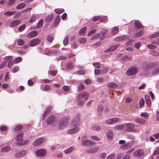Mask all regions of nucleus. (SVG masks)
<instances>
[{"label":"nucleus","mask_w":159,"mask_h":159,"mask_svg":"<svg viewBox=\"0 0 159 159\" xmlns=\"http://www.w3.org/2000/svg\"><path fill=\"white\" fill-rule=\"evenodd\" d=\"M125 126V125H120L114 127V128L115 129L118 130V129H123Z\"/></svg>","instance_id":"79ce46f5"},{"label":"nucleus","mask_w":159,"mask_h":159,"mask_svg":"<svg viewBox=\"0 0 159 159\" xmlns=\"http://www.w3.org/2000/svg\"><path fill=\"white\" fill-rule=\"evenodd\" d=\"M40 43V40L39 39H35L30 42L29 45L30 47H33L37 45Z\"/></svg>","instance_id":"1a4fd4ad"},{"label":"nucleus","mask_w":159,"mask_h":159,"mask_svg":"<svg viewBox=\"0 0 159 159\" xmlns=\"http://www.w3.org/2000/svg\"><path fill=\"white\" fill-rule=\"evenodd\" d=\"M113 133L111 130H108L107 133V137L108 139H111L113 137Z\"/></svg>","instance_id":"412c9836"},{"label":"nucleus","mask_w":159,"mask_h":159,"mask_svg":"<svg viewBox=\"0 0 159 159\" xmlns=\"http://www.w3.org/2000/svg\"><path fill=\"white\" fill-rule=\"evenodd\" d=\"M22 60V58L21 57H16L15 59V62H16V63H19Z\"/></svg>","instance_id":"69168bd1"},{"label":"nucleus","mask_w":159,"mask_h":159,"mask_svg":"<svg viewBox=\"0 0 159 159\" xmlns=\"http://www.w3.org/2000/svg\"><path fill=\"white\" fill-rule=\"evenodd\" d=\"M25 27L26 25L25 24H24L21 26H20L18 28L19 31L21 32L23 31L25 29Z\"/></svg>","instance_id":"de8ad7c7"},{"label":"nucleus","mask_w":159,"mask_h":159,"mask_svg":"<svg viewBox=\"0 0 159 159\" xmlns=\"http://www.w3.org/2000/svg\"><path fill=\"white\" fill-rule=\"evenodd\" d=\"M43 24V20L41 19L39 22L37 24V27L39 28L41 27Z\"/></svg>","instance_id":"4d7b16f0"},{"label":"nucleus","mask_w":159,"mask_h":159,"mask_svg":"<svg viewBox=\"0 0 159 159\" xmlns=\"http://www.w3.org/2000/svg\"><path fill=\"white\" fill-rule=\"evenodd\" d=\"M102 73V71L100 70L95 69L94 71L95 74L96 75H100Z\"/></svg>","instance_id":"0e129e2a"},{"label":"nucleus","mask_w":159,"mask_h":159,"mask_svg":"<svg viewBox=\"0 0 159 159\" xmlns=\"http://www.w3.org/2000/svg\"><path fill=\"white\" fill-rule=\"evenodd\" d=\"M16 0H8L6 3L7 6H10L13 5L15 2Z\"/></svg>","instance_id":"e433bc0d"},{"label":"nucleus","mask_w":159,"mask_h":159,"mask_svg":"<svg viewBox=\"0 0 159 159\" xmlns=\"http://www.w3.org/2000/svg\"><path fill=\"white\" fill-rule=\"evenodd\" d=\"M131 143L129 142H127L126 143L124 144V145H121L120 146V148L122 149H129L131 147Z\"/></svg>","instance_id":"aec40b11"},{"label":"nucleus","mask_w":159,"mask_h":159,"mask_svg":"<svg viewBox=\"0 0 159 159\" xmlns=\"http://www.w3.org/2000/svg\"><path fill=\"white\" fill-rule=\"evenodd\" d=\"M138 71V69L135 67H132L129 68L126 71V75L129 76L134 75L136 74Z\"/></svg>","instance_id":"39448f33"},{"label":"nucleus","mask_w":159,"mask_h":159,"mask_svg":"<svg viewBox=\"0 0 159 159\" xmlns=\"http://www.w3.org/2000/svg\"><path fill=\"white\" fill-rule=\"evenodd\" d=\"M36 20V16L35 15H33L30 18V22L32 23L34 22Z\"/></svg>","instance_id":"603ef678"},{"label":"nucleus","mask_w":159,"mask_h":159,"mask_svg":"<svg viewBox=\"0 0 159 159\" xmlns=\"http://www.w3.org/2000/svg\"><path fill=\"white\" fill-rule=\"evenodd\" d=\"M92 129L94 130H98L100 129V128L98 125H93L92 127Z\"/></svg>","instance_id":"5fc2aeb1"},{"label":"nucleus","mask_w":159,"mask_h":159,"mask_svg":"<svg viewBox=\"0 0 159 159\" xmlns=\"http://www.w3.org/2000/svg\"><path fill=\"white\" fill-rule=\"evenodd\" d=\"M74 149L75 148L74 147L72 146L65 150L64 152L66 154L70 153L73 151Z\"/></svg>","instance_id":"c85d7f7f"},{"label":"nucleus","mask_w":159,"mask_h":159,"mask_svg":"<svg viewBox=\"0 0 159 159\" xmlns=\"http://www.w3.org/2000/svg\"><path fill=\"white\" fill-rule=\"evenodd\" d=\"M91 138L92 139L96 141L100 140L99 138L96 136H92L91 137Z\"/></svg>","instance_id":"e2e57ef3"},{"label":"nucleus","mask_w":159,"mask_h":159,"mask_svg":"<svg viewBox=\"0 0 159 159\" xmlns=\"http://www.w3.org/2000/svg\"><path fill=\"white\" fill-rule=\"evenodd\" d=\"M128 38V37L127 35L121 36L116 37L115 39V40L116 41H119L125 40L127 39Z\"/></svg>","instance_id":"dca6fc26"},{"label":"nucleus","mask_w":159,"mask_h":159,"mask_svg":"<svg viewBox=\"0 0 159 159\" xmlns=\"http://www.w3.org/2000/svg\"><path fill=\"white\" fill-rule=\"evenodd\" d=\"M73 128L68 130L67 133L69 134H72L78 132L80 129L78 126H72Z\"/></svg>","instance_id":"9d476101"},{"label":"nucleus","mask_w":159,"mask_h":159,"mask_svg":"<svg viewBox=\"0 0 159 159\" xmlns=\"http://www.w3.org/2000/svg\"><path fill=\"white\" fill-rule=\"evenodd\" d=\"M158 36H159V31L152 34L150 36V38H156Z\"/></svg>","instance_id":"09e8293b"},{"label":"nucleus","mask_w":159,"mask_h":159,"mask_svg":"<svg viewBox=\"0 0 159 159\" xmlns=\"http://www.w3.org/2000/svg\"><path fill=\"white\" fill-rule=\"evenodd\" d=\"M14 62L15 61L12 60L9 61L7 66L8 67L11 68L13 65Z\"/></svg>","instance_id":"49530a36"},{"label":"nucleus","mask_w":159,"mask_h":159,"mask_svg":"<svg viewBox=\"0 0 159 159\" xmlns=\"http://www.w3.org/2000/svg\"><path fill=\"white\" fill-rule=\"evenodd\" d=\"M89 95L86 92H83L80 94L77 97L76 103L77 105L81 107L85 103V101L87 100Z\"/></svg>","instance_id":"f03ea898"},{"label":"nucleus","mask_w":159,"mask_h":159,"mask_svg":"<svg viewBox=\"0 0 159 159\" xmlns=\"http://www.w3.org/2000/svg\"><path fill=\"white\" fill-rule=\"evenodd\" d=\"M144 34V32L143 31H140L138 32H136L134 35L135 38H138L142 35Z\"/></svg>","instance_id":"f704fd0d"},{"label":"nucleus","mask_w":159,"mask_h":159,"mask_svg":"<svg viewBox=\"0 0 159 159\" xmlns=\"http://www.w3.org/2000/svg\"><path fill=\"white\" fill-rule=\"evenodd\" d=\"M35 154L38 157H43L46 155V151L44 149H38L35 151Z\"/></svg>","instance_id":"0eeeda50"},{"label":"nucleus","mask_w":159,"mask_h":159,"mask_svg":"<svg viewBox=\"0 0 159 159\" xmlns=\"http://www.w3.org/2000/svg\"><path fill=\"white\" fill-rule=\"evenodd\" d=\"M55 117L54 116L52 115L48 117L47 119L46 124L48 125H50L52 124L55 121Z\"/></svg>","instance_id":"9b49d317"},{"label":"nucleus","mask_w":159,"mask_h":159,"mask_svg":"<svg viewBox=\"0 0 159 159\" xmlns=\"http://www.w3.org/2000/svg\"><path fill=\"white\" fill-rule=\"evenodd\" d=\"M119 121V119L117 118H114L109 119L106 121V123L108 124H111Z\"/></svg>","instance_id":"4468645a"},{"label":"nucleus","mask_w":159,"mask_h":159,"mask_svg":"<svg viewBox=\"0 0 159 159\" xmlns=\"http://www.w3.org/2000/svg\"><path fill=\"white\" fill-rule=\"evenodd\" d=\"M27 153V151L25 150H23L18 152L15 155L16 157L20 158L25 156Z\"/></svg>","instance_id":"ddd939ff"},{"label":"nucleus","mask_w":159,"mask_h":159,"mask_svg":"<svg viewBox=\"0 0 159 159\" xmlns=\"http://www.w3.org/2000/svg\"><path fill=\"white\" fill-rule=\"evenodd\" d=\"M118 27L117 26L115 27L112 30L111 33L112 34H116L118 32Z\"/></svg>","instance_id":"37998d69"},{"label":"nucleus","mask_w":159,"mask_h":159,"mask_svg":"<svg viewBox=\"0 0 159 159\" xmlns=\"http://www.w3.org/2000/svg\"><path fill=\"white\" fill-rule=\"evenodd\" d=\"M86 42V39L84 38H80L79 39V42L81 44H84Z\"/></svg>","instance_id":"ea45409f"},{"label":"nucleus","mask_w":159,"mask_h":159,"mask_svg":"<svg viewBox=\"0 0 159 159\" xmlns=\"http://www.w3.org/2000/svg\"><path fill=\"white\" fill-rule=\"evenodd\" d=\"M96 31V30L95 29H93L91 30H90L88 34H87L88 36H89L93 34Z\"/></svg>","instance_id":"13d9d810"},{"label":"nucleus","mask_w":159,"mask_h":159,"mask_svg":"<svg viewBox=\"0 0 159 159\" xmlns=\"http://www.w3.org/2000/svg\"><path fill=\"white\" fill-rule=\"evenodd\" d=\"M23 126L21 125H18L15 126L14 128L15 131L20 130L22 129Z\"/></svg>","instance_id":"c03bdc74"},{"label":"nucleus","mask_w":159,"mask_h":159,"mask_svg":"<svg viewBox=\"0 0 159 159\" xmlns=\"http://www.w3.org/2000/svg\"><path fill=\"white\" fill-rule=\"evenodd\" d=\"M69 38L68 37H66L63 40V44L64 46H66L68 44Z\"/></svg>","instance_id":"a18cd8bd"},{"label":"nucleus","mask_w":159,"mask_h":159,"mask_svg":"<svg viewBox=\"0 0 159 159\" xmlns=\"http://www.w3.org/2000/svg\"><path fill=\"white\" fill-rule=\"evenodd\" d=\"M11 149V148L9 146H5L1 148V151L2 152H9Z\"/></svg>","instance_id":"cd10ccee"},{"label":"nucleus","mask_w":159,"mask_h":159,"mask_svg":"<svg viewBox=\"0 0 159 159\" xmlns=\"http://www.w3.org/2000/svg\"><path fill=\"white\" fill-rule=\"evenodd\" d=\"M25 5V4L24 3H22L17 5L16 7V8L17 9H21L24 7Z\"/></svg>","instance_id":"a19ab883"},{"label":"nucleus","mask_w":159,"mask_h":159,"mask_svg":"<svg viewBox=\"0 0 159 159\" xmlns=\"http://www.w3.org/2000/svg\"><path fill=\"white\" fill-rule=\"evenodd\" d=\"M82 144L84 146H93L95 145V143L93 141L87 139L86 135L84 136L82 138Z\"/></svg>","instance_id":"20e7f679"},{"label":"nucleus","mask_w":159,"mask_h":159,"mask_svg":"<svg viewBox=\"0 0 159 159\" xmlns=\"http://www.w3.org/2000/svg\"><path fill=\"white\" fill-rule=\"evenodd\" d=\"M107 86L108 88L111 89L116 88L118 86V84L114 82H110L107 84Z\"/></svg>","instance_id":"6ab92c4d"},{"label":"nucleus","mask_w":159,"mask_h":159,"mask_svg":"<svg viewBox=\"0 0 159 159\" xmlns=\"http://www.w3.org/2000/svg\"><path fill=\"white\" fill-rule=\"evenodd\" d=\"M144 154V151L142 149H138L135 151L133 153V155L135 157H140L142 156Z\"/></svg>","instance_id":"f8f14e48"},{"label":"nucleus","mask_w":159,"mask_h":159,"mask_svg":"<svg viewBox=\"0 0 159 159\" xmlns=\"http://www.w3.org/2000/svg\"><path fill=\"white\" fill-rule=\"evenodd\" d=\"M99 148L98 147H95L91 149L88 150L87 151L88 152L90 153H93L97 152Z\"/></svg>","instance_id":"393cba45"},{"label":"nucleus","mask_w":159,"mask_h":159,"mask_svg":"<svg viewBox=\"0 0 159 159\" xmlns=\"http://www.w3.org/2000/svg\"><path fill=\"white\" fill-rule=\"evenodd\" d=\"M115 157V154L113 153L110 154L107 157V159H114Z\"/></svg>","instance_id":"338daca9"},{"label":"nucleus","mask_w":159,"mask_h":159,"mask_svg":"<svg viewBox=\"0 0 159 159\" xmlns=\"http://www.w3.org/2000/svg\"><path fill=\"white\" fill-rule=\"evenodd\" d=\"M38 34V32L35 30L29 32L27 35L28 37L29 38H32Z\"/></svg>","instance_id":"f3484780"},{"label":"nucleus","mask_w":159,"mask_h":159,"mask_svg":"<svg viewBox=\"0 0 159 159\" xmlns=\"http://www.w3.org/2000/svg\"><path fill=\"white\" fill-rule=\"evenodd\" d=\"M54 39L53 36L52 34H49L47 37L48 41L50 43L52 42Z\"/></svg>","instance_id":"4c0bfd02"},{"label":"nucleus","mask_w":159,"mask_h":159,"mask_svg":"<svg viewBox=\"0 0 159 159\" xmlns=\"http://www.w3.org/2000/svg\"><path fill=\"white\" fill-rule=\"evenodd\" d=\"M23 134L20 133L18 134L16 137V140L17 141H20L22 140Z\"/></svg>","instance_id":"7c9ffc66"},{"label":"nucleus","mask_w":159,"mask_h":159,"mask_svg":"<svg viewBox=\"0 0 159 159\" xmlns=\"http://www.w3.org/2000/svg\"><path fill=\"white\" fill-rule=\"evenodd\" d=\"M103 109V107L102 105H100L98 106L97 109V111L98 112V114L99 115H100Z\"/></svg>","instance_id":"c9c22d12"},{"label":"nucleus","mask_w":159,"mask_h":159,"mask_svg":"<svg viewBox=\"0 0 159 159\" xmlns=\"http://www.w3.org/2000/svg\"><path fill=\"white\" fill-rule=\"evenodd\" d=\"M69 117L68 116L62 118L59 122V125L57 129L61 130L67 127L69 124Z\"/></svg>","instance_id":"7ed1b4c3"},{"label":"nucleus","mask_w":159,"mask_h":159,"mask_svg":"<svg viewBox=\"0 0 159 159\" xmlns=\"http://www.w3.org/2000/svg\"><path fill=\"white\" fill-rule=\"evenodd\" d=\"M100 35V34L99 33H96L90 38V39L92 40L96 39L98 38Z\"/></svg>","instance_id":"72a5a7b5"},{"label":"nucleus","mask_w":159,"mask_h":159,"mask_svg":"<svg viewBox=\"0 0 159 159\" xmlns=\"http://www.w3.org/2000/svg\"><path fill=\"white\" fill-rule=\"evenodd\" d=\"M51 107H48L45 110L43 114V120H45L46 118V116L48 113H49L51 111Z\"/></svg>","instance_id":"4be33fe9"},{"label":"nucleus","mask_w":159,"mask_h":159,"mask_svg":"<svg viewBox=\"0 0 159 159\" xmlns=\"http://www.w3.org/2000/svg\"><path fill=\"white\" fill-rule=\"evenodd\" d=\"M55 12L58 14H60L62 13L65 11V10L63 9L62 8H57L54 11Z\"/></svg>","instance_id":"2f4dec72"},{"label":"nucleus","mask_w":159,"mask_h":159,"mask_svg":"<svg viewBox=\"0 0 159 159\" xmlns=\"http://www.w3.org/2000/svg\"><path fill=\"white\" fill-rule=\"evenodd\" d=\"M87 29V28L85 27L82 28L80 30L79 32V34L81 35H84Z\"/></svg>","instance_id":"c756f323"},{"label":"nucleus","mask_w":159,"mask_h":159,"mask_svg":"<svg viewBox=\"0 0 159 159\" xmlns=\"http://www.w3.org/2000/svg\"><path fill=\"white\" fill-rule=\"evenodd\" d=\"M21 20H16L12 21L11 24L10 26L11 27H12L17 25L21 23Z\"/></svg>","instance_id":"a211bd4d"},{"label":"nucleus","mask_w":159,"mask_h":159,"mask_svg":"<svg viewBox=\"0 0 159 159\" xmlns=\"http://www.w3.org/2000/svg\"><path fill=\"white\" fill-rule=\"evenodd\" d=\"M158 154H159V147L157 148L156 149V150H155V152L153 153V155H158Z\"/></svg>","instance_id":"774afa93"},{"label":"nucleus","mask_w":159,"mask_h":159,"mask_svg":"<svg viewBox=\"0 0 159 159\" xmlns=\"http://www.w3.org/2000/svg\"><path fill=\"white\" fill-rule=\"evenodd\" d=\"M135 120L139 124H144L146 123V121L145 120L140 118H136Z\"/></svg>","instance_id":"5701e85b"},{"label":"nucleus","mask_w":159,"mask_h":159,"mask_svg":"<svg viewBox=\"0 0 159 159\" xmlns=\"http://www.w3.org/2000/svg\"><path fill=\"white\" fill-rule=\"evenodd\" d=\"M24 40L21 39H19L18 40L17 43L19 45L22 46L24 44Z\"/></svg>","instance_id":"6e6d98bb"},{"label":"nucleus","mask_w":159,"mask_h":159,"mask_svg":"<svg viewBox=\"0 0 159 159\" xmlns=\"http://www.w3.org/2000/svg\"><path fill=\"white\" fill-rule=\"evenodd\" d=\"M80 122V119L79 115L75 116L72 119L71 125L72 126H79Z\"/></svg>","instance_id":"423d86ee"},{"label":"nucleus","mask_w":159,"mask_h":159,"mask_svg":"<svg viewBox=\"0 0 159 159\" xmlns=\"http://www.w3.org/2000/svg\"><path fill=\"white\" fill-rule=\"evenodd\" d=\"M101 20L103 23H106L107 21V18L106 16H101Z\"/></svg>","instance_id":"864d4df0"},{"label":"nucleus","mask_w":159,"mask_h":159,"mask_svg":"<svg viewBox=\"0 0 159 159\" xmlns=\"http://www.w3.org/2000/svg\"><path fill=\"white\" fill-rule=\"evenodd\" d=\"M60 16L59 15H57L55 17L54 20L55 21V23L54 24V26H57L60 21Z\"/></svg>","instance_id":"a878e982"},{"label":"nucleus","mask_w":159,"mask_h":159,"mask_svg":"<svg viewBox=\"0 0 159 159\" xmlns=\"http://www.w3.org/2000/svg\"><path fill=\"white\" fill-rule=\"evenodd\" d=\"M159 53L155 50H153L151 52V54L154 56H157L159 55Z\"/></svg>","instance_id":"8fccbe9b"},{"label":"nucleus","mask_w":159,"mask_h":159,"mask_svg":"<svg viewBox=\"0 0 159 159\" xmlns=\"http://www.w3.org/2000/svg\"><path fill=\"white\" fill-rule=\"evenodd\" d=\"M134 26L135 28L138 30L140 29L141 27H143V26L142 25L139 20H137L135 21Z\"/></svg>","instance_id":"b1692460"},{"label":"nucleus","mask_w":159,"mask_h":159,"mask_svg":"<svg viewBox=\"0 0 159 159\" xmlns=\"http://www.w3.org/2000/svg\"><path fill=\"white\" fill-rule=\"evenodd\" d=\"M53 17L52 14H51L48 15L45 19V21L46 22H48L51 21L53 19Z\"/></svg>","instance_id":"473e14b6"},{"label":"nucleus","mask_w":159,"mask_h":159,"mask_svg":"<svg viewBox=\"0 0 159 159\" xmlns=\"http://www.w3.org/2000/svg\"><path fill=\"white\" fill-rule=\"evenodd\" d=\"M119 45L118 44H116L113 46L110 47L107 50L104 51L105 53L109 52L114 51L116 50L119 47Z\"/></svg>","instance_id":"2eb2a0df"},{"label":"nucleus","mask_w":159,"mask_h":159,"mask_svg":"<svg viewBox=\"0 0 159 159\" xmlns=\"http://www.w3.org/2000/svg\"><path fill=\"white\" fill-rule=\"evenodd\" d=\"M156 46L152 44H149L147 45V47L150 49H153L156 48Z\"/></svg>","instance_id":"680f3d73"},{"label":"nucleus","mask_w":159,"mask_h":159,"mask_svg":"<svg viewBox=\"0 0 159 159\" xmlns=\"http://www.w3.org/2000/svg\"><path fill=\"white\" fill-rule=\"evenodd\" d=\"M101 16H98L94 17L93 19V21L94 22H96L99 19L101 20Z\"/></svg>","instance_id":"bf43d9fd"},{"label":"nucleus","mask_w":159,"mask_h":159,"mask_svg":"<svg viewBox=\"0 0 159 159\" xmlns=\"http://www.w3.org/2000/svg\"><path fill=\"white\" fill-rule=\"evenodd\" d=\"M84 87L83 84L80 83L79 84L78 87V90L79 91L84 89Z\"/></svg>","instance_id":"052dcab7"},{"label":"nucleus","mask_w":159,"mask_h":159,"mask_svg":"<svg viewBox=\"0 0 159 159\" xmlns=\"http://www.w3.org/2000/svg\"><path fill=\"white\" fill-rule=\"evenodd\" d=\"M125 125L127 129H131L135 126L134 124L132 123H127Z\"/></svg>","instance_id":"bb28decb"},{"label":"nucleus","mask_w":159,"mask_h":159,"mask_svg":"<svg viewBox=\"0 0 159 159\" xmlns=\"http://www.w3.org/2000/svg\"><path fill=\"white\" fill-rule=\"evenodd\" d=\"M51 89V86L49 85H46L45 86L44 88V89L46 91H50Z\"/></svg>","instance_id":"3c124183"},{"label":"nucleus","mask_w":159,"mask_h":159,"mask_svg":"<svg viewBox=\"0 0 159 159\" xmlns=\"http://www.w3.org/2000/svg\"><path fill=\"white\" fill-rule=\"evenodd\" d=\"M16 12L15 11H8L4 12V15L5 16L12 15Z\"/></svg>","instance_id":"58836bf2"},{"label":"nucleus","mask_w":159,"mask_h":159,"mask_svg":"<svg viewBox=\"0 0 159 159\" xmlns=\"http://www.w3.org/2000/svg\"><path fill=\"white\" fill-rule=\"evenodd\" d=\"M157 63H150L147 64L144 67L143 74L147 75L152 73L153 75H156L159 74V67L155 68L157 65Z\"/></svg>","instance_id":"f257e3e1"},{"label":"nucleus","mask_w":159,"mask_h":159,"mask_svg":"<svg viewBox=\"0 0 159 159\" xmlns=\"http://www.w3.org/2000/svg\"><path fill=\"white\" fill-rule=\"evenodd\" d=\"M44 141V139L40 138L37 139L33 143V146L34 147L38 146L43 144Z\"/></svg>","instance_id":"6e6552de"}]
</instances>
